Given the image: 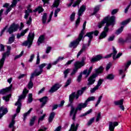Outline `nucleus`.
<instances>
[{"label": "nucleus", "instance_id": "1", "mask_svg": "<svg viewBox=\"0 0 131 131\" xmlns=\"http://www.w3.org/2000/svg\"><path fill=\"white\" fill-rule=\"evenodd\" d=\"M116 20V17L115 16L113 15L110 17V16H107L105 17L101 22L98 23V27L99 28H102V26H104L105 23L106 25L104 28V31L105 33H107L109 31V26H113L115 25V21Z\"/></svg>", "mask_w": 131, "mask_h": 131}, {"label": "nucleus", "instance_id": "2", "mask_svg": "<svg viewBox=\"0 0 131 131\" xmlns=\"http://www.w3.org/2000/svg\"><path fill=\"white\" fill-rule=\"evenodd\" d=\"M28 94V90L26 88H25L23 94L20 96H18V99L17 102L15 103V106H17L16 108V113L12 117V121H15V118L16 116L18 115V113H20V111L21 110V107H22V99H25L26 97V95Z\"/></svg>", "mask_w": 131, "mask_h": 131}, {"label": "nucleus", "instance_id": "3", "mask_svg": "<svg viewBox=\"0 0 131 131\" xmlns=\"http://www.w3.org/2000/svg\"><path fill=\"white\" fill-rule=\"evenodd\" d=\"M88 103L85 101L84 103H80L78 104L77 107L75 108L74 106H71V111L70 112V116H72L73 120H75V117L76 114H77V111H81L82 109H84L86 107H88Z\"/></svg>", "mask_w": 131, "mask_h": 131}, {"label": "nucleus", "instance_id": "4", "mask_svg": "<svg viewBox=\"0 0 131 131\" xmlns=\"http://www.w3.org/2000/svg\"><path fill=\"white\" fill-rule=\"evenodd\" d=\"M103 71L104 68H103V67H100L98 69H95V73L92 74L88 78L87 85H92L94 84L96 82V78L98 77V75H99L100 73H102Z\"/></svg>", "mask_w": 131, "mask_h": 131}, {"label": "nucleus", "instance_id": "5", "mask_svg": "<svg viewBox=\"0 0 131 131\" xmlns=\"http://www.w3.org/2000/svg\"><path fill=\"white\" fill-rule=\"evenodd\" d=\"M85 59H86V58L82 57L81 61H76L74 63V66L75 68L73 70V72L71 74V75H74V74H75V73H76V72H77V71H78V69H80V68L84 66V65L85 64L84 63V60H85Z\"/></svg>", "mask_w": 131, "mask_h": 131}, {"label": "nucleus", "instance_id": "6", "mask_svg": "<svg viewBox=\"0 0 131 131\" xmlns=\"http://www.w3.org/2000/svg\"><path fill=\"white\" fill-rule=\"evenodd\" d=\"M33 39H34V33H33L32 34L31 33H29L27 37V40L24 42L22 43V46H24L25 47L28 46V48L29 49L32 45Z\"/></svg>", "mask_w": 131, "mask_h": 131}, {"label": "nucleus", "instance_id": "7", "mask_svg": "<svg viewBox=\"0 0 131 131\" xmlns=\"http://www.w3.org/2000/svg\"><path fill=\"white\" fill-rule=\"evenodd\" d=\"M92 70H93V67H91L88 71L86 69L84 70L83 72L80 73L77 77V81H78V82H80V81H81V78H82V74L85 75V78L89 77V76H90V74H91V73L92 72Z\"/></svg>", "mask_w": 131, "mask_h": 131}, {"label": "nucleus", "instance_id": "8", "mask_svg": "<svg viewBox=\"0 0 131 131\" xmlns=\"http://www.w3.org/2000/svg\"><path fill=\"white\" fill-rule=\"evenodd\" d=\"M86 9V7L85 5H82L81 6V7L80 8V9L78 10V17L77 19V20H76V27H77V26L78 25H79V23H80V16H81V15H82V14H83V12H84V11H85Z\"/></svg>", "mask_w": 131, "mask_h": 131}, {"label": "nucleus", "instance_id": "9", "mask_svg": "<svg viewBox=\"0 0 131 131\" xmlns=\"http://www.w3.org/2000/svg\"><path fill=\"white\" fill-rule=\"evenodd\" d=\"M82 37H83V36H82V31L81 33H80L79 35V37L70 43L69 46L70 48H73V49H75V48H76V47L79 45V42L81 40V39H82Z\"/></svg>", "mask_w": 131, "mask_h": 131}, {"label": "nucleus", "instance_id": "10", "mask_svg": "<svg viewBox=\"0 0 131 131\" xmlns=\"http://www.w3.org/2000/svg\"><path fill=\"white\" fill-rule=\"evenodd\" d=\"M19 28V25L12 24L8 29L7 32H9V34H12L14 31H17Z\"/></svg>", "mask_w": 131, "mask_h": 131}, {"label": "nucleus", "instance_id": "11", "mask_svg": "<svg viewBox=\"0 0 131 131\" xmlns=\"http://www.w3.org/2000/svg\"><path fill=\"white\" fill-rule=\"evenodd\" d=\"M8 112H9L8 108L5 107V106H1L0 107V119L4 116V115H6Z\"/></svg>", "mask_w": 131, "mask_h": 131}, {"label": "nucleus", "instance_id": "12", "mask_svg": "<svg viewBox=\"0 0 131 131\" xmlns=\"http://www.w3.org/2000/svg\"><path fill=\"white\" fill-rule=\"evenodd\" d=\"M113 60H116V59H118L121 57V56H122V53H119L117 54V51H116V49H115L114 47H113Z\"/></svg>", "mask_w": 131, "mask_h": 131}, {"label": "nucleus", "instance_id": "13", "mask_svg": "<svg viewBox=\"0 0 131 131\" xmlns=\"http://www.w3.org/2000/svg\"><path fill=\"white\" fill-rule=\"evenodd\" d=\"M75 99V92H73L71 95H69V102L70 103L68 104L67 105V107H70L71 106H71L72 105V103H73V101Z\"/></svg>", "mask_w": 131, "mask_h": 131}, {"label": "nucleus", "instance_id": "14", "mask_svg": "<svg viewBox=\"0 0 131 131\" xmlns=\"http://www.w3.org/2000/svg\"><path fill=\"white\" fill-rule=\"evenodd\" d=\"M12 88H13V84H11L9 87L1 90L0 94L6 95V94L9 93L12 90Z\"/></svg>", "mask_w": 131, "mask_h": 131}, {"label": "nucleus", "instance_id": "15", "mask_svg": "<svg viewBox=\"0 0 131 131\" xmlns=\"http://www.w3.org/2000/svg\"><path fill=\"white\" fill-rule=\"evenodd\" d=\"M93 32H88L84 36V37L88 36V37H89V40H88V44L87 45V47H90V46H91V42L94 37V36H93Z\"/></svg>", "mask_w": 131, "mask_h": 131}, {"label": "nucleus", "instance_id": "16", "mask_svg": "<svg viewBox=\"0 0 131 131\" xmlns=\"http://www.w3.org/2000/svg\"><path fill=\"white\" fill-rule=\"evenodd\" d=\"M117 125H118V122H110L108 128L109 130L114 131L115 126H117Z\"/></svg>", "mask_w": 131, "mask_h": 131}, {"label": "nucleus", "instance_id": "17", "mask_svg": "<svg viewBox=\"0 0 131 131\" xmlns=\"http://www.w3.org/2000/svg\"><path fill=\"white\" fill-rule=\"evenodd\" d=\"M39 101L40 102V103H42L41 105V108H42V107H43L45 105H46V104H47L48 102V97L45 96L43 98L39 99Z\"/></svg>", "mask_w": 131, "mask_h": 131}, {"label": "nucleus", "instance_id": "18", "mask_svg": "<svg viewBox=\"0 0 131 131\" xmlns=\"http://www.w3.org/2000/svg\"><path fill=\"white\" fill-rule=\"evenodd\" d=\"M60 86L61 85H60L59 84H54L49 90V93H54V92L58 91V90L60 89Z\"/></svg>", "mask_w": 131, "mask_h": 131}, {"label": "nucleus", "instance_id": "19", "mask_svg": "<svg viewBox=\"0 0 131 131\" xmlns=\"http://www.w3.org/2000/svg\"><path fill=\"white\" fill-rule=\"evenodd\" d=\"M102 59H103V57L100 55H98L95 57L92 58L91 59V63H95V62H98V61H100V60H102Z\"/></svg>", "mask_w": 131, "mask_h": 131}, {"label": "nucleus", "instance_id": "20", "mask_svg": "<svg viewBox=\"0 0 131 131\" xmlns=\"http://www.w3.org/2000/svg\"><path fill=\"white\" fill-rule=\"evenodd\" d=\"M86 50V44H83L81 49L79 51L77 55V58H78L82 53Z\"/></svg>", "mask_w": 131, "mask_h": 131}, {"label": "nucleus", "instance_id": "21", "mask_svg": "<svg viewBox=\"0 0 131 131\" xmlns=\"http://www.w3.org/2000/svg\"><path fill=\"white\" fill-rule=\"evenodd\" d=\"M41 74H39L38 72H37V69H36L33 73H32L31 75L30 80H32L33 78H34V76H38V75H40Z\"/></svg>", "mask_w": 131, "mask_h": 131}, {"label": "nucleus", "instance_id": "22", "mask_svg": "<svg viewBox=\"0 0 131 131\" xmlns=\"http://www.w3.org/2000/svg\"><path fill=\"white\" fill-rule=\"evenodd\" d=\"M56 115V113L54 112H52L50 113L49 115V117L48 118V121L50 123L53 121V119L55 118V116Z\"/></svg>", "mask_w": 131, "mask_h": 131}, {"label": "nucleus", "instance_id": "23", "mask_svg": "<svg viewBox=\"0 0 131 131\" xmlns=\"http://www.w3.org/2000/svg\"><path fill=\"white\" fill-rule=\"evenodd\" d=\"M44 41H45V35H42L40 36L37 40L38 46H40V43H42V42H43Z\"/></svg>", "mask_w": 131, "mask_h": 131}, {"label": "nucleus", "instance_id": "24", "mask_svg": "<svg viewBox=\"0 0 131 131\" xmlns=\"http://www.w3.org/2000/svg\"><path fill=\"white\" fill-rule=\"evenodd\" d=\"M87 88L86 86L83 87L81 89V90H78L77 91V94L80 96H82V94L84 93L85 91H86Z\"/></svg>", "mask_w": 131, "mask_h": 131}, {"label": "nucleus", "instance_id": "25", "mask_svg": "<svg viewBox=\"0 0 131 131\" xmlns=\"http://www.w3.org/2000/svg\"><path fill=\"white\" fill-rule=\"evenodd\" d=\"M48 65L47 63H42L40 65H39L38 67L39 68V71L38 72L39 74H41V73H42V72L43 71V68L46 67V66Z\"/></svg>", "mask_w": 131, "mask_h": 131}, {"label": "nucleus", "instance_id": "26", "mask_svg": "<svg viewBox=\"0 0 131 131\" xmlns=\"http://www.w3.org/2000/svg\"><path fill=\"white\" fill-rule=\"evenodd\" d=\"M33 12H38L39 14L40 13H42L43 12V8H42V6H38L35 10H33Z\"/></svg>", "mask_w": 131, "mask_h": 131}, {"label": "nucleus", "instance_id": "27", "mask_svg": "<svg viewBox=\"0 0 131 131\" xmlns=\"http://www.w3.org/2000/svg\"><path fill=\"white\" fill-rule=\"evenodd\" d=\"M14 40H15V35L14 34H12L8 39V45H11V43H13Z\"/></svg>", "mask_w": 131, "mask_h": 131}, {"label": "nucleus", "instance_id": "28", "mask_svg": "<svg viewBox=\"0 0 131 131\" xmlns=\"http://www.w3.org/2000/svg\"><path fill=\"white\" fill-rule=\"evenodd\" d=\"M29 29H26V30L23 31L22 33H20V34H17V38H20L21 36H24L25 35V33L28 31Z\"/></svg>", "mask_w": 131, "mask_h": 131}, {"label": "nucleus", "instance_id": "29", "mask_svg": "<svg viewBox=\"0 0 131 131\" xmlns=\"http://www.w3.org/2000/svg\"><path fill=\"white\" fill-rule=\"evenodd\" d=\"M15 121H11V122H10L9 125V127L10 128H12V131H14L15 129H16V126H15Z\"/></svg>", "mask_w": 131, "mask_h": 131}, {"label": "nucleus", "instance_id": "30", "mask_svg": "<svg viewBox=\"0 0 131 131\" xmlns=\"http://www.w3.org/2000/svg\"><path fill=\"white\" fill-rule=\"evenodd\" d=\"M101 7V6L98 5L96 6L94 9V12L92 14V16H94V15H96V14H97V13H98V12H99V11H100V7Z\"/></svg>", "mask_w": 131, "mask_h": 131}, {"label": "nucleus", "instance_id": "31", "mask_svg": "<svg viewBox=\"0 0 131 131\" xmlns=\"http://www.w3.org/2000/svg\"><path fill=\"white\" fill-rule=\"evenodd\" d=\"M48 17V14L47 13H45L43 14L42 17V23L43 24H46L47 23V18Z\"/></svg>", "mask_w": 131, "mask_h": 131}, {"label": "nucleus", "instance_id": "32", "mask_svg": "<svg viewBox=\"0 0 131 131\" xmlns=\"http://www.w3.org/2000/svg\"><path fill=\"white\" fill-rule=\"evenodd\" d=\"M114 104H115L116 106H118V105L121 106V105H123V99H122L119 101H114Z\"/></svg>", "mask_w": 131, "mask_h": 131}, {"label": "nucleus", "instance_id": "33", "mask_svg": "<svg viewBox=\"0 0 131 131\" xmlns=\"http://www.w3.org/2000/svg\"><path fill=\"white\" fill-rule=\"evenodd\" d=\"M60 5V0H55L52 5L53 8H58Z\"/></svg>", "mask_w": 131, "mask_h": 131}, {"label": "nucleus", "instance_id": "34", "mask_svg": "<svg viewBox=\"0 0 131 131\" xmlns=\"http://www.w3.org/2000/svg\"><path fill=\"white\" fill-rule=\"evenodd\" d=\"M12 94H9L8 95H7L6 96L3 97V100H4L5 102H9L10 101V98H11Z\"/></svg>", "mask_w": 131, "mask_h": 131}, {"label": "nucleus", "instance_id": "35", "mask_svg": "<svg viewBox=\"0 0 131 131\" xmlns=\"http://www.w3.org/2000/svg\"><path fill=\"white\" fill-rule=\"evenodd\" d=\"M33 108H31L28 112L27 113H26L24 114V121H25V119H26V117H27V116H28V115H29V114H30V113L31 112V111H32Z\"/></svg>", "mask_w": 131, "mask_h": 131}, {"label": "nucleus", "instance_id": "36", "mask_svg": "<svg viewBox=\"0 0 131 131\" xmlns=\"http://www.w3.org/2000/svg\"><path fill=\"white\" fill-rule=\"evenodd\" d=\"M35 119H36V116H35L31 118L30 121V126H33Z\"/></svg>", "mask_w": 131, "mask_h": 131}, {"label": "nucleus", "instance_id": "37", "mask_svg": "<svg viewBox=\"0 0 131 131\" xmlns=\"http://www.w3.org/2000/svg\"><path fill=\"white\" fill-rule=\"evenodd\" d=\"M123 28H124V26H123L119 28L116 32V34H117V35H118V34H120V33H121L122 31H123Z\"/></svg>", "mask_w": 131, "mask_h": 131}, {"label": "nucleus", "instance_id": "38", "mask_svg": "<svg viewBox=\"0 0 131 131\" xmlns=\"http://www.w3.org/2000/svg\"><path fill=\"white\" fill-rule=\"evenodd\" d=\"M96 100V97L95 96H91L89 97L85 101H86V103L88 104L89 102H91V101H95Z\"/></svg>", "mask_w": 131, "mask_h": 131}, {"label": "nucleus", "instance_id": "39", "mask_svg": "<svg viewBox=\"0 0 131 131\" xmlns=\"http://www.w3.org/2000/svg\"><path fill=\"white\" fill-rule=\"evenodd\" d=\"M70 69H67L63 72L64 78H67L69 73L70 72Z\"/></svg>", "mask_w": 131, "mask_h": 131}, {"label": "nucleus", "instance_id": "40", "mask_svg": "<svg viewBox=\"0 0 131 131\" xmlns=\"http://www.w3.org/2000/svg\"><path fill=\"white\" fill-rule=\"evenodd\" d=\"M18 2H20V0H13L12 2V4L11 5L10 7L11 8L15 7L16 6Z\"/></svg>", "mask_w": 131, "mask_h": 131}, {"label": "nucleus", "instance_id": "41", "mask_svg": "<svg viewBox=\"0 0 131 131\" xmlns=\"http://www.w3.org/2000/svg\"><path fill=\"white\" fill-rule=\"evenodd\" d=\"M107 36V33H105V32H102L101 33L100 36H99V39H103V38H105Z\"/></svg>", "mask_w": 131, "mask_h": 131}, {"label": "nucleus", "instance_id": "42", "mask_svg": "<svg viewBox=\"0 0 131 131\" xmlns=\"http://www.w3.org/2000/svg\"><path fill=\"white\" fill-rule=\"evenodd\" d=\"M106 79H108L110 80H112V79H114V75L112 74H108L106 77Z\"/></svg>", "mask_w": 131, "mask_h": 131}, {"label": "nucleus", "instance_id": "43", "mask_svg": "<svg viewBox=\"0 0 131 131\" xmlns=\"http://www.w3.org/2000/svg\"><path fill=\"white\" fill-rule=\"evenodd\" d=\"M32 101H33V99L32 98V94L30 93L29 94V97L28 99V103H32Z\"/></svg>", "mask_w": 131, "mask_h": 131}, {"label": "nucleus", "instance_id": "44", "mask_svg": "<svg viewBox=\"0 0 131 131\" xmlns=\"http://www.w3.org/2000/svg\"><path fill=\"white\" fill-rule=\"evenodd\" d=\"M72 79H71V78H69L67 82H66V84L64 85V88H67V86H68V85H70V83H71V81H72Z\"/></svg>", "mask_w": 131, "mask_h": 131}, {"label": "nucleus", "instance_id": "45", "mask_svg": "<svg viewBox=\"0 0 131 131\" xmlns=\"http://www.w3.org/2000/svg\"><path fill=\"white\" fill-rule=\"evenodd\" d=\"M28 88L29 90H30L33 88V82H32V80H30V81L28 84Z\"/></svg>", "mask_w": 131, "mask_h": 131}, {"label": "nucleus", "instance_id": "46", "mask_svg": "<svg viewBox=\"0 0 131 131\" xmlns=\"http://www.w3.org/2000/svg\"><path fill=\"white\" fill-rule=\"evenodd\" d=\"M85 26H86V21H85L83 24V29L81 31L80 33H82V36H83V34H84V30L85 29Z\"/></svg>", "mask_w": 131, "mask_h": 131}, {"label": "nucleus", "instance_id": "47", "mask_svg": "<svg viewBox=\"0 0 131 131\" xmlns=\"http://www.w3.org/2000/svg\"><path fill=\"white\" fill-rule=\"evenodd\" d=\"M104 81V79H99V80L98 81L97 84L96 86H97L98 88L101 86V85L102 83H103V82Z\"/></svg>", "mask_w": 131, "mask_h": 131}, {"label": "nucleus", "instance_id": "48", "mask_svg": "<svg viewBox=\"0 0 131 131\" xmlns=\"http://www.w3.org/2000/svg\"><path fill=\"white\" fill-rule=\"evenodd\" d=\"M39 63H40V59L39 58V53L38 52L37 54V60L36 62V65H39Z\"/></svg>", "mask_w": 131, "mask_h": 131}, {"label": "nucleus", "instance_id": "49", "mask_svg": "<svg viewBox=\"0 0 131 131\" xmlns=\"http://www.w3.org/2000/svg\"><path fill=\"white\" fill-rule=\"evenodd\" d=\"M102 98H103V96L102 95L98 97V100H97L96 104H95V107H97L98 105H99V104H100V103L101 102V101L102 100Z\"/></svg>", "mask_w": 131, "mask_h": 131}, {"label": "nucleus", "instance_id": "50", "mask_svg": "<svg viewBox=\"0 0 131 131\" xmlns=\"http://www.w3.org/2000/svg\"><path fill=\"white\" fill-rule=\"evenodd\" d=\"M130 22V19H128L125 21H123L121 23V25H123L124 26L128 24Z\"/></svg>", "mask_w": 131, "mask_h": 131}, {"label": "nucleus", "instance_id": "51", "mask_svg": "<svg viewBox=\"0 0 131 131\" xmlns=\"http://www.w3.org/2000/svg\"><path fill=\"white\" fill-rule=\"evenodd\" d=\"M97 90H99V88L96 85L94 88L91 89L90 92L91 94H94V93H95Z\"/></svg>", "mask_w": 131, "mask_h": 131}, {"label": "nucleus", "instance_id": "52", "mask_svg": "<svg viewBox=\"0 0 131 131\" xmlns=\"http://www.w3.org/2000/svg\"><path fill=\"white\" fill-rule=\"evenodd\" d=\"M46 114H43L42 116H41V117H39L38 120V124H39V122L40 121H42V120H43V119H45V118L46 117Z\"/></svg>", "mask_w": 131, "mask_h": 131}, {"label": "nucleus", "instance_id": "53", "mask_svg": "<svg viewBox=\"0 0 131 131\" xmlns=\"http://www.w3.org/2000/svg\"><path fill=\"white\" fill-rule=\"evenodd\" d=\"M24 54V51H21L19 55L15 56V57L14 58V60H17V59H19V58H20V57H22L23 56V54Z\"/></svg>", "mask_w": 131, "mask_h": 131}, {"label": "nucleus", "instance_id": "54", "mask_svg": "<svg viewBox=\"0 0 131 131\" xmlns=\"http://www.w3.org/2000/svg\"><path fill=\"white\" fill-rule=\"evenodd\" d=\"M80 3H81V0H77L74 3V4L73 5V7H74V8L77 6H78V5L80 4Z\"/></svg>", "mask_w": 131, "mask_h": 131}, {"label": "nucleus", "instance_id": "55", "mask_svg": "<svg viewBox=\"0 0 131 131\" xmlns=\"http://www.w3.org/2000/svg\"><path fill=\"white\" fill-rule=\"evenodd\" d=\"M115 39V36L113 35L108 38L107 40L108 41H113V40H114Z\"/></svg>", "mask_w": 131, "mask_h": 131}, {"label": "nucleus", "instance_id": "56", "mask_svg": "<svg viewBox=\"0 0 131 131\" xmlns=\"http://www.w3.org/2000/svg\"><path fill=\"white\" fill-rule=\"evenodd\" d=\"M74 19H75V13L73 12L70 16V20L71 21H74Z\"/></svg>", "mask_w": 131, "mask_h": 131}, {"label": "nucleus", "instance_id": "57", "mask_svg": "<svg viewBox=\"0 0 131 131\" xmlns=\"http://www.w3.org/2000/svg\"><path fill=\"white\" fill-rule=\"evenodd\" d=\"M61 11L60 8H57L56 10H55L54 12V17H57L58 16V13Z\"/></svg>", "mask_w": 131, "mask_h": 131}, {"label": "nucleus", "instance_id": "58", "mask_svg": "<svg viewBox=\"0 0 131 131\" xmlns=\"http://www.w3.org/2000/svg\"><path fill=\"white\" fill-rule=\"evenodd\" d=\"M25 13V14L24 16L25 19H28V17H29V15H30V13H29V12H28V11L27 10H26Z\"/></svg>", "mask_w": 131, "mask_h": 131}, {"label": "nucleus", "instance_id": "59", "mask_svg": "<svg viewBox=\"0 0 131 131\" xmlns=\"http://www.w3.org/2000/svg\"><path fill=\"white\" fill-rule=\"evenodd\" d=\"M130 64H131V60H129L127 62L125 65V71H126V70H127V68L129 67V66L130 65Z\"/></svg>", "mask_w": 131, "mask_h": 131}, {"label": "nucleus", "instance_id": "60", "mask_svg": "<svg viewBox=\"0 0 131 131\" xmlns=\"http://www.w3.org/2000/svg\"><path fill=\"white\" fill-rule=\"evenodd\" d=\"M53 14H54V11H52L49 15V18L47 21V23H50L52 20V17H53Z\"/></svg>", "mask_w": 131, "mask_h": 131}, {"label": "nucleus", "instance_id": "61", "mask_svg": "<svg viewBox=\"0 0 131 131\" xmlns=\"http://www.w3.org/2000/svg\"><path fill=\"white\" fill-rule=\"evenodd\" d=\"M94 120H95V118H91L90 121L88 122V125L89 126H90V125H91V124H92V123H93V122H94Z\"/></svg>", "mask_w": 131, "mask_h": 131}, {"label": "nucleus", "instance_id": "62", "mask_svg": "<svg viewBox=\"0 0 131 131\" xmlns=\"http://www.w3.org/2000/svg\"><path fill=\"white\" fill-rule=\"evenodd\" d=\"M31 22H32V18H31V16H30L29 17V20H27V24L28 25H30V24H31Z\"/></svg>", "mask_w": 131, "mask_h": 131}, {"label": "nucleus", "instance_id": "63", "mask_svg": "<svg viewBox=\"0 0 131 131\" xmlns=\"http://www.w3.org/2000/svg\"><path fill=\"white\" fill-rule=\"evenodd\" d=\"M101 119V113H99L96 117V122H98Z\"/></svg>", "mask_w": 131, "mask_h": 131}, {"label": "nucleus", "instance_id": "64", "mask_svg": "<svg viewBox=\"0 0 131 131\" xmlns=\"http://www.w3.org/2000/svg\"><path fill=\"white\" fill-rule=\"evenodd\" d=\"M35 55L34 54L31 55L30 58L29 60V62H32L33 61V59H34Z\"/></svg>", "mask_w": 131, "mask_h": 131}]
</instances>
